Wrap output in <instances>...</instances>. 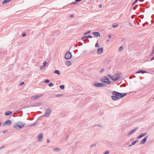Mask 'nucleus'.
I'll list each match as a JSON object with an SVG mask.
<instances>
[{
    "label": "nucleus",
    "instance_id": "69168bd1",
    "mask_svg": "<svg viewBox=\"0 0 154 154\" xmlns=\"http://www.w3.org/2000/svg\"><path fill=\"white\" fill-rule=\"evenodd\" d=\"M145 24L144 23H143V26H145Z\"/></svg>",
    "mask_w": 154,
    "mask_h": 154
},
{
    "label": "nucleus",
    "instance_id": "cd10ccee",
    "mask_svg": "<svg viewBox=\"0 0 154 154\" xmlns=\"http://www.w3.org/2000/svg\"><path fill=\"white\" fill-rule=\"evenodd\" d=\"M10 1H3L2 3L3 4H5L10 2Z\"/></svg>",
    "mask_w": 154,
    "mask_h": 154
},
{
    "label": "nucleus",
    "instance_id": "de8ad7c7",
    "mask_svg": "<svg viewBox=\"0 0 154 154\" xmlns=\"http://www.w3.org/2000/svg\"><path fill=\"white\" fill-rule=\"evenodd\" d=\"M109 153V152L108 151H106L103 154H108Z\"/></svg>",
    "mask_w": 154,
    "mask_h": 154
},
{
    "label": "nucleus",
    "instance_id": "49530a36",
    "mask_svg": "<svg viewBox=\"0 0 154 154\" xmlns=\"http://www.w3.org/2000/svg\"><path fill=\"white\" fill-rule=\"evenodd\" d=\"M24 84V82H22L20 83V85H23Z\"/></svg>",
    "mask_w": 154,
    "mask_h": 154
},
{
    "label": "nucleus",
    "instance_id": "338daca9",
    "mask_svg": "<svg viewBox=\"0 0 154 154\" xmlns=\"http://www.w3.org/2000/svg\"><path fill=\"white\" fill-rule=\"evenodd\" d=\"M103 112H101V114H103Z\"/></svg>",
    "mask_w": 154,
    "mask_h": 154
},
{
    "label": "nucleus",
    "instance_id": "f8f14e48",
    "mask_svg": "<svg viewBox=\"0 0 154 154\" xmlns=\"http://www.w3.org/2000/svg\"><path fill=\"white\" fill-rule=\"evenodd\" d=\"M127 94V93H119V94H118V97H119L120 98H122L124 96H126Z\"/></svg>",
    "mask_w": 154,
    "mask_h": 154
},
{
    "label": "nucleus",
    "instance_id": "0e129e2a",
    "mask_svg": "<svg viewBox=\"0 0 154 154\" xmlns=\"http://www.w3.org/2000/svg\"><path fill=\"white\" fill-rule=\"evenodd\" d=\"M152 18H154V15H152Z\"/></svg>",
    "mask_w": 154,
    "mask_h": 154
},
{
    "label": "nucleus",
    "instance_id": "c03bdc74",
    "mask_svg": "<svg viewBox=\"0 0 154 154\" xmlns=\"http://www.w3.org/2000/svg\"><path fill=\"white\" fill-rule=\"evenodd\" d=\"M45 67V66H44L43 65L40 66V69L42 70V69H43Z\"/></svg>",
    "mask_w": 154,
    "mask_h": 154
},
{
    "label": "nucleus",
    "instance_id": "79ce46f5",
    "mask_svg": "<svg viewBox=\"0 0 154 154\" xmlns=\"http://www.w3.org/2000/svg\"><path fill=\"white\" fill-rule=\"evenodd\" d=\"M138 1H135L134 2H133V3L132 4V6L134 5V4H135L136 3H137Z\"/></svg>",
    "mask_w": 154,
    "mask_h": 154
},
{
    "label": "nucleus",
    "instance_id": "20e7f679",
    "mask_svg": "<svg viewBox=\"0 0 154 154\" xmlns=\"http://www.w3.org/2000/svg\"><path fill=\"white\" fill-rule=\"evenodd\" d=\"M72 57L71 53L70 52H67L65 55V58L66 60H69Z\"/></svg>",
    "mask_w": 154,
    "mask_h": 154
},
{
    "label": "nucleus",
    "instance_id": "a211bd4d",
    "mask_svg": "<svg viewBox=\"0 0 154 154\" xmlns=\"http://www.w3.org/2000/svg\"><path fill=\"white\" fill-rule=\"evenodd\" d=\"M145 73H147L148 72L143 70H140L136 72V73H142V74H144Z\"/></svg>",
    "mask_w": 154,
    "mask_h": 154
},
{
    "label": "nucleus",
    "instance_id": "4c0bfd02",
    "mask_svg": "<svg viewBox=\"0 0 154 154\" xmlns=\"http://www.w3.org/2000/svg\"><path fill=\"white\" fill-rule=\"evenodd\" d=\"M53 85L54 84L52 83H50L48 84V85L50 87L53 86Z\"/></svg>",
    "mask_w": 154,
    "mask_h": 154
},
{
    "label": "nucleus",
    "instance_id": "5701e85b",
    "mask_svg": "<svg viewBox=\"0 0 154 154\" xmlns=\"http://www.w3.org/2000/svg\"><path fill=\"white\" fill-rule=\"evenodd\" d=\"M112 93L114 96L118 97V94H119V92L116 91H113L112 92Z\"/></svg>",
    "mask_w": 154,
    "mask_h": 154
},
{
    "label": "nucleus",
    "instance_id": "7c9ffc66",
    "mask_svg": "<svg viewBox=\"0 0 154 154\" xmlns=\"http://www.w3.org/2000/svg\"><path fill=\"white\" fill-rule=\"evenodd\" d=\"M97 144L96 143H94L91 144L90 146V147L91 148L95 147L96 146Z\"/></svg>",
    "mask_w": 154,
    "mask_h": 154
},
{
    "label": "nucleus",
    "instance_id": "13d9d810",
    "mask_svg": "<svg viewBox=\"0 0 154 154\" xmlns=\"http://www.w3.org/2000/svg\"><path fill=\"white\" fill-rule=\"evenodd\" d=\"M108 38H110L111 37V35H108Z\"/></svg>",
    "mask_w": 154,
    "mask_h": 154
},
{
    "label": "nucleus",
    "instance_id": "f704fd0d",
    "mask_svg": "<svg viewBox=\"0 0 154 154\" xmlns=\"http://www.w3.org/2000/svg\"><path fill=\"white\" fill-rule=\"evenodd\" d=\"M91 32V30H89L84 34V35H87L90 33Z\"/></svg>",
    "mask_w": 154,
    "mask_h": 154
},
{
    "label": "nucleus",
    "instance_id": "bf43d9fd",
    "mask_svg": "<svg viewBox=\"0 0 154 154\" xmlns=\"http://www.w3.org/2000/svg\"><path fill=\"white\" fill-rule=\"evenodd\" d=\"M154 60V58L152 57V58H151V59H150V61H152V60Z\"/></svg>",
    "mask_w": 154,
    "mask_h": 154
},
{
    "label": "nucleus",
    "instance_id": "f03ea898",
    "mask_svg": "<svg viewBox=\"0 0 154 154\" xmlns=\"http://www.w3.org/2000/svg\"><path fill=\"white\" fill-rule=\"evenodd\" d=\"M100 80L103 83H104L106 84L110 85L111 83L110 80L106 76H104L103 79L102 78Z\"/></svg>",
    "mask_w": 154,
    "mask_h": 154
},
{
    "label": "nucleus",
    "instance_id": "2eb2a0df",
    "mask_svg": "<svg viewBox=\"0 0 154 154\" xmlns=\"http://www.w3.org/2000/svg\"><path fill=\"white\" fill-rule=\"evenodd\" d=\"M147 133L146 132H144L140 134L137 137V139H139L145 136Z\"/></svg>",
    "mask_w": 154,
    "mask_h": 154
},
{
    "label": "nucleus",
    "instance_id": "ddd939ff",
    "mask_svg": "<svg viewBox=\"0 0 154 154\" xmlns=\"http://www.w3.org/2000/svg\"><path fill=\"white\" fill-rule=\"evenodd\" d=\"M42 96V95H40L33 96L31 97V99L32 100H35L38 98L39 97H40Z\"/></svg>",
    "mask_w": 154,
    "mask_h": 154
},
{
    "label": "nucleus",
    "instance_id": "680f3d73",
    "mask_svg": "<svg viewBox=\"0 0 154 154\" xmlns=\"http://www.w3.org/2000/svg\"><path fill=\"white\" fill-rule=\"evenodd\" d=\"M133 145H132V144H131L129 145L128 146L129 147H131V146Z\"/></svg>",
    "mask_w": 154,
    "mask_h": 154
},
{
    "label": "nucleus",
    "instance_id": "f3484780",
    "mask_svg": "<svg viewBox=\"0 0 154 154\" xmlns=\"http://www.w3.org/2000/svg\"><path fill=\"white\" fill-rule=\"evenodd\" d=\"M92 38V37L90 35H86L83 36L82 38V40L84 39L85 38Z\"/></svg>",
    "mask_w": 154,
    "mask_h": 154
},
{
    "label": "nucleus",
    "instance_id": "4d7b16f0",
    "mask_svg": "<svg viewBox=\"0 0 154 154\" xmlns=\"http://www.w3.org/2000/svg\"><path fill=\"white\" fill-rule=\"evenodd\" d=\"M74 14H72L71 16H70V17H74Z\"/></svg>",
    "mask_w": 154,
    "mask_h": 154
},
{
    "label": "nucleus",
    "instance_id": "603ef678",
    "mask_svg": "<svg viewBox=\"0 0 154 154\" xmlns=\"http://www.w3.org/2000/svg\"><path fill=\"white\" fill-rule=\"evenodd\" d=\"M21 11H22V10H20V11H17V12H16V13L17 14H19V13Z\"/></svg>",
    "mask_w": 154,
    "mask_h": 154
},
{
    "label": "nucleus",
    "instance_id": "864d4df0",
    "mask_svg": "<svg viewBox=\"0 0 154 154\" xmlns=\"http://www.w3.org/2000/svg\"><path fill=\"white\" fill-rule=\"evenodd\" d=\"M94 126H98V127H102V126L101 125H95Z\"/></svg>",
    "mask_w": 154,
    "mask_h": 154
},
{
    "label": "nucleus",
    "instance_id": "0eeeda50",
    "mask_svg": "<svg viewBox=\"0 0 154 154\" xmlns=\"http://www.w3.org/2000/svg\"><path fill=\"white\" fill-rule=\"evenodd\" d=\"M149 136L148 135L146 136L143 139V140H142L140 143L141 144H144L146 141L148 137Z\"/></svg>",
    "mask_w": 154,
    "mask_h": 154
},
{
    "label": "nucleus",
    "instance_id": "473e14b6",
    "mask_svg": "<svg viewBox=\"0 0 154 154\" xmlns=\"http://www.w3.org/2000/svg\"><path fill=\"white\" fill-rule=\"evenodd\" d=\"M50 82V80L48 79H46L45 81V82L46 83H48Z\"/></svg>",
    "mask_w": 154,
    "mask_h": 154
},
{
    "label": "nucleus",
    "instance_id": "4be33fe9",
    "mask_svg": "<svg viewBox=\"0 0 154 154\" xmlns=\"http://www.w3.org/2000/svg\"><path fill=\"white\" fill-rule=\"evenodd\" d=\"M53 150L55 152H59L60 151V149L58 148H54L53 149Z\"/></svg>",
    "mask_w": 154,
    "mask_h": 154
},
{
    "label": "nucleus",
    "instance_id": "c85d7f7f",
    "mask_svg": "<svg viewBox=\"0 0 154 154\" xmlns=\"http://www.w3.org/2000/svg\"><path fill=\"white\" fill-rule=\"evenodd\" d=\"M118 26V25L117 24L114 23L112 25V27L113 28H116Z\"/></svg>",
    "mask_w": 154,
    "mask_h": 154
},
{
    "label": "nucleus",
    "instance_id": "5fc2aeb1",
    "mask_svg": "<svg viewBox=\"0 0 154 154\" xmlns=\"http://www.w3.org/2000/svg\"><path fill=\"white\" fill-rule=\"evenodd\" d=\"M102 6V5H98V7L100 8H101Z\"/></svg>",
    "mask_w": 154,
    "mask_h": 154
},
{
    "label": "nucleus",
    "instance_id": "6ab92c4d",
    "mask_svg": "<svg viewBox=\"0 0 154 154\" xmlns=\"http://www.w3.org/2000/svg\"><path fill=\"white\" fill-rule=\"evenodd\" d=\"M93 34L95 36L99 37L100 36V34L99 32H94L93 33Z\"/></svg>",
    "mask_w": 154,
    "mask_h": 154
},
{
    "label": "nucleus",
    "instance_id": "aec40b11",
    "mask_svg": "<svg viewBox=\"0 0 154 154\" xmlns=\"http://www.w3.org/2000/svg\"><path fill=\"white\" fill-rule=\"evenodd\" d=\"M12 113V112L11 111H6L5 112V116H8L11 115Z\"/></svg>",
    "mask_w": 154,
    "mask_h": 154
},
{
    "label": "nucleus",
    "instance_id": "6e6552de",
    "mask_svg": "<svg viewBox=\"0 0 154 154\" xmlns=\"http://www.w3.org/2000/svg\"><path fill=\"white\" fill-rule=\"evenodd\" d=\"M149 136L148 135L146 136L143 139V140H142L140 143L141 144H144L146 141L148 137Z\"/></svg>",
    "mask_w": 154,
    "mask_h": 154
},
{
    "label": "nucleus",
    "instance_id": "8fccbe9b",
    "mask_svg": "<svg viewBox=\"0 0 154 154\" xmlns=\"http://www.w3.org/2000/svg\"><path fill=\"white\" fill-rule=\"evenodd\" d=\"M32 107H36L38 106V105H36L35 104L31 106Z\"/></svg>",
    "mask_w": 154,
    "mask_h": 154
},
{
    "label": "nucleus",
    "instance_id": "e2e57ef3",
    "mask_svg": "<svg viewBox=\"0 0 154 154\" xmlns=\"http://www.w3.org/2000/svg\"><path fill=\"white\" fill-rule=\"evenodd\" d=\"M68 137V135H67L65 138V140H66L67 139Z\"/></svg>",
    "mask_w": 154,
    "mask_h": 154
},
{
    "label": "nucleus",
    "instance_id": "39448f33",
    "mask_svg": "<svg viewBox=\"0 0 154 154\" xmlns=\"http://www.w3.org/2000/svg\"><path fill=\"white\" fill-rule=\"evenodd\" d=\"M107 76L110 78L112 80L114 81H116L118 79L120 78V77H114L111 76L110 75H107Z\"/></svg>",
    "mask_w": 154,
    "mask_h": 154
},
{
    "label": "nucleus",
    "instance_id": "e433bc0d",
    "mask_svg": "<svg viewBox=\"0 0 154 154\" xmlns=\"http://www.w3.org/2000/svg\"><path fill=\"white\" fill-rule=\"evenodd\" d=\"M63 95V94H57L56 95V96L57 97H61Z\"/></svg>",
    "mask_w": 154,
    "mask_h": 154
},
{
    "label": "nucleus",
    "instance_id": "6e6d98bb",
    "mask_svg": "<svg viewBox=\"0 0 154 154\" xmlns=\"http://www.w3.org/2000/svg\"><path fill=\"white\" fill-rule=\"evenodd\" d=\"M50 140L49 139H48L47 140V143H49L50 142Z\"/></svg>",
    "mask_w": 154,
    "mask_h": 154
},
{
    "label": "nucleus",
    "instance_id": "b1692460",
    "mask_svg": "<svg viewBox=\"0 0 154 154\" xmlns=\"http://www.w3.org/2000/svg\"><path fill=\"white\" fill-rule=\"evenodd\" d=\"M54 73L55 74H57L59 75H60V71L58 70H56L54 71Z\"/></svg>",
    "mask_w": 154,
    "mask_h": 154
},
{
    "label": "nucleus",
    "instance_id": "09e8293b",
    "mask_svg": "<svg viewBox=\"0 0 154 154\" xmlns=\"http://www.w3.org/2000/svg\"><path fill=\"white\" fill-rule=\"evenodd\" d=\"M103 71H104V69L103 68L100 71V73H102L103 72Z\"/></svg>",
    "mask_w": 154,
    "mask_h": 154
},
{
    "label": "nucleus",
    "instance_id": "2f4dec72",
    "mask_svg": "<svg viewBox=\"0 0 154 154\" xmlns=\"http://www.w3.org/2000/svg\"><path fill=\"white\" fill-rule=\"evenodd\" d=\"M64 86L63 85H61L60 86V88L61 89H63L64 88Z\"/></svg>",
    "mask_w": 154,
    "mask_h": 154
},
{
    "label": "nucleus",
    "instance_id": "423d86ee",
    "mask_svg": "<svg viewBox=\"0 0 154 154\" xmlns=\"http://www.w3.org/2000/svg\"><path fill=\"white\" fill-rule=\"evenodd\" d=\"M51 112V109L50 108H48L46 110V113L43 116L45 117H48L49 116Z\"/></svg>",
    "mask_w": 154,
    "mask_h": 154
},
{
    "label": "nucleus",
    "instance_id": "412c9836",
    "mask_svg": "<svg viewBox=\"0 0 154 154\" xmlns=\"http://www.w3.org/2000/svg\"><path fill=\"white\" fill-rule=\"evenodd\" d=\"M115 75L116 76H117L116 77L119 76L120 77V75H121V73L119 71H117L116 72V73H115Z\"/></svg>",
    "mask_w": 154,
    "mask_h": 154
},
{
    "label": "nucleus",
    "instance_id": "052dcab7",
    "mask_svg": "<svg viewBox=\"0 0 154 154\" xmlns=\"http://www.w3.org/2000/svg\"><path fill=\"white\" fill-rule=\"evenodd\" d=\"M145 24H148V23L147 22H146L145 23Z\"/></svg>",
    "mask_w": 154,
    "mask_h": 154
},
{
    "label": "nucleus",
    "instance_id": "72a5a7b5",
    "mask_svg": "<svg viewBox=\"0 0 154 154\" xmlns=\"http://www.w3.org/2000/svg\"><path fill=\"white\" fill-rule=\"evenodd\" d=\"M37 123V121H36L33 124L31 125H30V127L33 126L35 125Z\"/></svg>",
    "mask_w": 154,
    "mask_h": 154
},
{
    "label": "nucleus",
    "instance_id": "7ed1b4c3",
    "mask_svg": "<svg viewBox=\"0 0 154 154\" xmlns=\"http://www.w3.org/2000/svg\"><path fill=\"white\" fill-rule=\"evenodd\" d=\"M93 85L96 88H98L101 87H105L106 85L103 83H98V82L96 81L93 83Z\"/></svg>",
    "mask_w": 154,
    "mask_h": 154
},
{
    "label": "nucleus",
    "instance_id": "774afa93",
    "mask_svg": "<svg viewBox=\"0 0 154 154\" xmlns=\"http://www.w3.org/2000/svg\"><path fill=\"white\" fill-rule=\"evenodd\" d=\"M133 140H134V139H133L132 138V139H131V141H132Z\"/></svg>",
    "mask_w": 154,
    "mask_h": 154
},
{
    "label": "nucleus",
    "instance_id": "ea45409f",
    "mask_svg": "<svg viewBox=\"0 0 154 154\" xmlns=\"http://www.w3.org/2000/svg\"><path fill=\"white\" fill-rule=\"evenodd\" d=\"M137 7V5H136L134 7H133V9L134 10H135Z\"/></svg>",
    "mask_w": 154,
    "mask_h": 154
},
{
    "label": "nucleus",
    "instance_id": "c756f323",
    "mask_svg": "<svg viewBox=\"0 0 154 154\" xmlns=\"http://www.w3.org/2000/svg\"><path fill=\"white\" fill-rule=\"evenodd\" d=\"M123 49V48L122 46L120 47L119 48V52H121L122 51V50Z\"/></svg>",
    "mask_w": 154,
    "mask_h": 154
},
{
    "label": "nucleus",
    "instance_id": "a878e982",
    "mask_svg": "<svg viewBox=\"0 0 154 154\" xmlns=\"http://www.w3.org/2000/svg\"><path fill=\"white\" fill-rule=\"evenodd\" d=\"M138 141L137 140H136L132 142L131 144H132V145H134L136 143H137L138 142Z\"/></svg>",
    "mask_w": 154,
    "mask_h": 154
},
{
    "label": "nucleus",
    "instance_id": "4468645a",
    "mask_svg": "<svg viewBox=\"0 0 154 154\" xmlns=\"http://www.w3.org/2000/svg\"><path fill=\"white\" fill-rule=\"evenodd\" d=\"M103 51V48H98L97 51V53L98 54H101Z\"/></svg>",
    "mask_w": 154,
    "mask_h": 154
},
{
    "label": "nucleus",
    "instance_id": "58836bf2",
    "mask_svg": "<svg viewBox=\"0 0 154 154\" xmlns=\"http://www.w3.org/2000/svg\"><path fill=\"white\" fill-rule=\"evenodd\" d=\"M5 146L3 145L0 147V150L3 149L5 148Z\"/></svg>",
    "mask_w": 154,
    "mask_h": 154
},
{
    "label": "nucleus",
    "instance_id": "f257e3e1",
    "mask_svg": "<svg viewBox=\"0 0 154 154\" xmlns=\"http://www.w3.org/2000/svg\"><path fill=\"white\" fill-rule=\"evenodd\" d=\"M24 125L25 123H22L21 122H18L14 124V128L17 129H20L24 127Z\"/></svg>",
    "mask_w": 154,
    "mask_h": 154
},
{
    "label": "nucleus",
    "instance_id": "c9c22d12",
    "mask_svg": "<svg viewBox=\"0 0 154 154\" xmlns=\"http://www.w3.org/2000/svg\"><path fill=\"white\" fill-rule=\"evenodd\" d=\"M76 1V2H72L70 4L71 5L76 4L78 2L81 1Z\"/></svg>",
    "mask_w": 154,
    "mask_h": 154
},
{
    "label": "nucleus",
    "instance_id": "1a4fd4ad",
    "mask_svg": "<svg viewBox=\"0 0 154 154\" xmlns=\"http://www.w3.org/2000/svg\"><path fill=\"white\" fill-rule=\"evenodd\" d=\"M11 121L10 120H6L3 124V126L5 125L9 126L11 124Z\"/></svg>",
    "mask_w": 154,
    "mask_h": 154
},
{
    "label": "nucleus",
    "instance_id": "393cba45",
    "mask_svg": "<svg viewBox=\"0 0 154 154\" xmlns=\"http://www.w3.org/2000/svg\"><path fill=\"white\" fill-rule=\"evenodd\" d=\"M65 64L67 66H69L71 64V62L69 61H66Z\"/></svg>",
    "mask_w": 154,
    "mask_h": 154
},
{
    "label": "nucleus",
    "instance_id": "9b49d317",
    "mask_svg": "<svg viewBox=\"0 0 154 154\" xmlns=\"http://www.w3.org/2000/svg\"><path fill=\"white\" fill-rule=\"evenodd\" d=\"M42 133H40L38 137V141L40 142L43 138L42 137Z\"/></svg>",
    "mask_w": 154,
    "mask_h": 154
},
{
    "label": "nucleus",
    "instance_id": "dca6fc26",
    "mask_svg": "<svg viewBox=\"0 0 154 154\" xmlns=\"http://www.w3.org/2000/svg\"><path fill=\"white\" fill-rule=\"evenodd\" d=\"M112 98L113 100L115 101L116 100L119 99V97L114 95L112 96Z\"/></svg>",
    "mask_w": 154,
    "mask_h": 154
},
{
    "label": "nucleus",
    "instance_id": "37998d69",
    "mask_svg": "<svg viewBox=\"0 0 154 154\" xmlns=\"http://www.w3.org/2000/svg\"><path fill=\"white\" fill-rule=\"evenodd\" d=\"M95 47H99V45L98 44L97 42L96 43L95 45Z\"/></svg>",
    "mask_w": 154,
    "mask_h": 154
},
{
    "label": "nucleus",
    "instance_id": "3c124183",
    "mask_svg": "<svg viewBox=\"0 0 154 154\" xmlns=\"http://www.w3.org/2000/svg\"><path fill=\"white\" fill-rule=\"evenodd\" d=\"M8 131V130H6L4 131H3V133H6Z\"/></svg>",
    "mask_w": 154,
    "mask_h": 154
},
{
    "label": "nucleus",
    "instance_id": "9d476101",
    "mask_svg": "<svg viewBox=\"0 0 154 154\" xmlns=\"http://www.w3.org/2000/svg\"><path fill=\"white\" fill-rule=\"evenodd\" d=\"M138 127H136L135 128H134L128 134L127 136H129L130 135H131L133 133H134L138 129Z\"/></svg>",
    "mask_w": 154,
    "mask_h": 154
},
{
    "label": "nucleus",
    "instance_id": "a18cd8bd",
    "mask_svg": "<svg viewBox=\"0 0 154 154\" xmlns=\"http://www.w3.org/2000/svg\"><path fill=\"white\" fill-rule=\"evenodd\" d=\"M47 63L46 61H44L43 62V66H45L46 64Z\"/></svg>",
    "mask_w": 154,
    "mask_h": 154
},
{
    "label": "nucleus",
    "instance_id": "a19ab883",
    "mask_svg": "<svg viewBox=\"0 0 154 154\" xmlns=\"http://www.w3.org/2000/svg\"><path fill=\"white\" fill-rule=\"evenodd\" d=\"M22 37H24L26 36V34L24 32V33H22Z\"/></svg>",
    "mask_w": 154,
    "mask_h": 154
},
{
    "label": "nucleus",
    "instance_id": "bb28decb",
    "mask_svg": "<svg viewBox=\"0 0 154 154\" xmlns=\"http://www.w3.org/2000/svg\"><path fill=\"white\" fill-rule=\"evenodd\" d=\"M42 104V103L41 102H39L38 103H35L36 105H38V106H41Z\"/></svg>",
    "mask_w": 154,
    "mask_h": 154
}]
</instances>
